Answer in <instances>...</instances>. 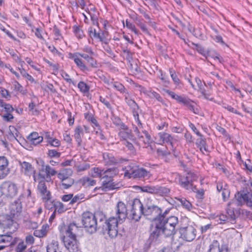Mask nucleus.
I'll use <instances>...</instances> for the list:
<instances>
[{
    "mask_svg": "<svg viewBox=\"0 0 252 252\" xmlns=\"http://www.w3.org/2000/svg\"><path fill=\"white\" fill-rule=\"evenodd\" d=\"M117 218L112 217L108 220L100 213L94 214L89 211L84 212L82 215V223L86 230L90 233L95 232L98 228L101 229L103 234H107L113 238L118 233V225L121 223L127 217V209L122 201L118 202L116 207Z\"/></svg>",
    "mask_w": 252,
    "mask_h": 252,
    "instance_id": "obj_1",
    "label": "nucleus"
},
{
    "mask_svg": "<svg viewBox=\"0 0 252 252\" xmlns=\"http://www.w3.org/2000/svg\"><path fill=\"white\" fill-rule=\"evenodd\" d=\"M82 53H69L68 57L74 61L81 71L88 74L91 71V67H97V62L94 58L95 53L93 48L89 45L84 46L82 48Z\"/></svg>",
    "mask_w": 252,
    "mask_h": 252,
    "instance_id": "obj_2",
    "label": "nucleus"
},
{
    "mask_svg": "<svg viewBox=\"0 0 252 252\" xmlns=\"http://www.w3.org/2000/svg\"><path fill=\"white\" fill-rule=\"evenodd\" d=\"M176 233V228L164 224V221L159 219L156 220L155 225L153 227L149 238L145 243V248L149 249L151 244L156 242L162 234L166 237H169L173 236Z\"/></svg>",
    "mask_w": 252,
    "mask_h": 252,
    "instance_id": "obj_3",
    "label": "nucleus"
},
{
    "mask_svg": "<svg viewBox=\"0 0 252 252\" xmlns=\"http://www.w3.org/2000/svg\"><path fill=\"white\" fill-rule=\"evenodd\" d=\"M79 227L75 223H70L65 230V236L62 237L65 247L69 252L80 251L79 243L76 239Z\"/></svg>",
    "mask_w": 252,
    "mask_h": 252,
    "instance_id": "obj_4",
    "label": "nucleus"
},
{
    "mask_svg": "<svg viewBox=\"0 0 252 252\" xmlns=\"http://www.w3.org/2000/svg\"><path fill=\"white\" fill-rule=\"evenodd\" d=\"M119 173L117 168H110L106 169L105 174L100 179L101 186L95 187L94 191L100 190L102 191H108L118 188V184L114 181V177Z\"/></svg>",
    "mask_w": 252,
    "mask_h": 252,
    "instance_id": "obj_5",
    "label": "nucleus"
},
{
    "mask_svg": "<svg viewBox=\"0 0 252 252\" xmlns=\"http://www.w3.org/2000/svg\"><path fill=\"white\" fill-rule=\"evenodd\" d=\"M124 176L128 179H138L142 180L149 179L151 174L143 167H139L132 163L123 168Z\"/></svg>",
    "mask_w": 252,
    "mask_h": 252,
    "instance_id": "obj_6",
    "label": "nucleus"
},
{
    "mask_svg": "<svg viewBox=\"0 0 252 252\" xmlns=\"http://www.w3.org/2000/svg\"><path fill=\"white\" fill-rule=\"evenodd\" d=\"M163 91L167 94L172 99H175L178 103L182 104L188 107L189 109L195 114H199V110L195 107L194 104V101L190 99L189 97L184 95H180L176 94L174 92L166 89H163Z\"/></svg>",
    "mask_w": 252,
    "mask_h": 252,
    "instance_id": "obj_7",
    "label": "nucleus"
},
{
    "mask_svg": "<svg viewBox=\"0 0 252 252\" xmlns=\"http://www.w3.org/2000/svg\"><path fill=\"white\" fill-rule=\"evenodd\" d=\"M130 205V214L131 219L138 221L143 213L144 207L139 199L135 198L129 202Z\"/></svg>",
    "mask_w": 252,
    "mask_h": 252,
    "instance_id": "obj_8",
    "label": "nucleus"
},
{
    "mask_svg": "<svg viewBox=\"0 0 252 252\" xmlns=\"http://www.w3.org/2000/svg\"><path fill=\"white\" fill-rule=\"evenodd\" d=\"M57 174V171L53 168L51 167L48 164H45L44 162L41 161V167L39 169L38 172L37 173L36 179H42L47 180L49 182L51 180V177Z\"/></svg>",
    "mask_w": 252,
    "mask_h": 252,
    "instance_id": "obj_9",
    "label": "nucleus"
},
{
    "mask_svg": "<svg viewBox=\"0 0 252 252\" xmlns=\"http://www.w3.org/2000/svg\"><path fill=\"white\" fill-rule=\"evenodd\" d=\"M161 213V208L156 205H146L144 208L142 215L144 216L147 219L153 221L151 227L155 225L156 220L158 216Z\"/></svg>",
    "mask_w": 252,
    "mask_h": 252,
    "instance_id": "obj_10",
    "label": "nucleus"
},
{
    "mask_svg": "<svg viewBox=\"0 0 252 252\" xmlns=\"http://www.w3.org/2000/svg\"><path fill=\"white\" fill-rule=\"evenodd\" d=\"M1 195L7 197H13L18 192L16 185L9 181L4 182L0 186Z\"/></svg>",
    "mask_w": 252,
    "mask_h": 252,
    "instance_id": "obj_11",
    "label": "nucleus"
},
{
    "mask_svg": "<svg viewBox=\"0 0 252 252\" xmlns=\"http://www.w3.org/2000/svg\"><path fill=\"white\" fill-rule=\"evenodd\" d=\"M0 225L4 228H8L9 231L6 234L11 236V234L15 232L18 227V224L14 221L9 216L0 217Z\"/></svg>",
    "mask_w": 252,
    "mask_h": 252,
    "instance_id": "obj_12",
    "label": "nucleus"
},
{
    "mask_svg": "<svg viewBox=\"0 0 252 252\" xmlns=\"http://www.w3.org/2000/svg\"><path fill=\"white\" fill-rule=\"evenodd\" d=\"M230 202L227 204V207L226 209L227 216L224 214H220L217 216L216 218H218L220 221V223L230 222L231 224H233L235 222L236 215L233 209H231L230 207Z\"/></svg>",
    "mask_w": 252,
    "mask_h": 252,
    "instance_id": "obj_13",
    "label": "nucleus"
},
{
    "mask_svg": "<svg viewBox=\"0 0 252 252\" xmlns=\"http://www.w3.org/2000/svg\"><path fill=\"white\" fill-rule=\"evenodd\" d=\"M179 232L181 237L186 241L191 242L196 237V230L190 225L180 228Z\"/></svg>",
    "mask_w": 252,
    "mask_h": 252,
    "instance_id": "obj_14",
    "label": "nucleus"
},
{
    "mask_svg": "<svg viewBox=\"0 0 252 252\" xmlns=\"http://www.w3.org/2000/svg\"><path fill=\"white\" fill-rule=\"evenodd\" d=\"M37 176H33V180L35 182L38 183L37 186V189L38 191L40 193L42 196V199H48L51 196V193L47 189V187L46 184L47 180L38 179H36Z\"/></svg>",
    "mask_w": 252,
    "mask_h": 252,
    "instance_id": "obj_15",
    "label": "nucleus"
},
{
    "mask_svg": "<svg viewBox=\"0 0 252 252\" xmlns=\"http://www.w3.org/2000/svg\"><path fill=\"white\" fill-rule=\"evenodd\" d=\"M237 201L241 205H246L252 209V192L250 191L238 192L235 195Z\"/></svg>",
    "mask_w": 252,
    "mask_h": 252,
    "instance_id": "obj_16",
    "label": "nucleus"
},
{
    "mask_svg": "<svg viewBox=\"0 0 252 252\" xmlns=\"http://www.w3.org/2000/svg\"><path fill=\"white\" fill-rule=\"evenodd\" d=\"M216 188L218 192H221L222 199L226 201L230 195V190L227 184L223 181L216 182Z\"/></svg>",
    "mask_w": 252,
    "mask_h": 252,
    "instance_id": "obj_17",
    "label": "nucleus"
},
{
    "mask_svg": "<svg viewBox=\"0 0 252 252\" xmlns=\"http://www.w3.org/2000/svg\"><path fill=\"white\" fill-rule=\"evenodd\" d=\"M19 165L21 167V172L25 175L29 177L32 176L33 178V176L37 175V173H36V170H35L34 167L30 162L25 161H20Z\"/></svg>",
    "mask_w": 252,
    "mask_h": 252,
    "instance_id": "obj_18",
    "label": "nucleus"
},
{
    "mask_svg": "<svg viewBox=\"0 0 252 252\" xmlns=\"http://www.w3.org/2000/svg\"><path fill=\"white\" fill-rule=\"evenodd\" d=\"M206 252H230L228 246L226 244L220 245L217 240H213L209 246Z\"/></svg>",
    "mask_w": 252,
    "mask_h": 252,
    "instance_id": "obj_19",
    "label": "nucleus"
},
{
    "mask_svg": "<svg viewBox=\"0 0 252 252\" xmlns=\"http://www.w3.org/2000/svg\"><path fill=\"white\" fill-rule=\"evenodd\" d=\"M88 35L89 38H88V42L90 44H93L94 39H98L101 42H104V34L105 32H102L101 33L96 32L95 29L92 27H90L88 30Z\"/></svg>",
    "mask_w": 252,
    "mask_h": 252,
    "instance_id": "obj_20",
    "label": "nucleus"
},
{
    "mask_svg": "<svg viewBox=\"0 0 252 252\" xmlns=\"http://www.w3.org/2000/svg\"><path fill=\"white\" fill-rule=\"evenodd\" d=\"M8 164V160L5 157H0V179L4 178L9 174Z\"/></svg>",
    "mask_w": 252,
    "mask_h": 252,
    "instance_id": "obj_21",
    "label": "nucleus"
},
{
    "mask_svg": "<svg viewBox=\"0 0 252 252\" xmlns=\"http://www.w3.org/2000/svg\"><path fill=\"white\" fill-rule=\"evenodd\" d=\"M118 136L121 140H123L124 142L130 140L134 143H136L135 137L132 134V130L128 129V130H120L118 133Z\"/></svg>",
    "mask_w": 252,
    "mask_h": 252,
    "instance_id": "obj_22",
    "label": "nucleus"
},
{
    "mask_svg": "<svg viewBox=\"0 0 252 252\" xmlns=\"http://www.w3.org/2000/svg\"><path fill=\"white\" fill-rule=\"evenodd\" d=\"M7 137L11 141L16 140L19 143L20 140L23 139L20 135L18 129L14 126H9V132L7 134Z\"/></svg>",
    "mask_w": 252,
    "mask_h": 252,
    "instance_id": "obj_23",
    "label": "nucleus"
},
{
    "mask_svg": "<svg viewBox=\"0 0 252 252\" xmlns=\"http://www.w3.org/2000/svg\"><path fill=\"white\" fill-rule=\"evenodd\" d=\"M158 136L159 138V144H162L164 143H167L171 145L172 147L173 146L172 143L174 139L171 134L166 132H161L158 133Z\"/></svg>",
    "mask_w": 252,
    "mask_h": 252,
    "instance_id": "obj_24",
    "label": "nucleus"
},
{
    "mask_svg": "<svg viewBox=\"0 0 252 252\" xmlns=\"http://www.w3.org/2000/svg\"><path fill=\"white\" fill-rule=\"evenodd\" d=\"M22 205L19 200H15L12 203L10 206V212L11 215L13 217L17 216L22 211Z\"/></svg>",
    "mask_w": 252,
    "mask_h": 252,
    "instance_id": "obj_25",
    "label": "nucleus"
},
{
    "mask_svg": "<svg viewBox=\"0 0 252 252\" xmlns=\"http://www.w3.org/2000/svg\"><path fill=\"white\" fill-rule=\"evenodd\" d=\"M27 139L30 144L36 146L43 141V137L39 136L37 132H32L27 137Z\"/></svg>",
    "mask_w": 252,
    "mask_h": 252,
    "instance_id": "obj_26",
    "label": "nucleus"
},
{
    "mask_svg": "<svg viewBox=\"0 0 252 252\" xmlns=\"http://www.w3.org/2000/svg\"><path fill=\"white\" fill-rule=\"evenodd\" d=\"M200 138L196 141L195 144L196 147L199 149L200 152L204 154V152L209 153L208 145L206 143V139L202 135V136H199Z\"/></svg>",
    "mask_w": 252,
    "mask_h": 252,
    "instance_id": "obj_27",
    "label": "nucleus"
},
{
    "mask_svg": "<svg viewBox=\"0 0 252 252\" xmlns=\"http://www.w3.org/2000/svg\"><path fill=\"white\" fill-rule=\"evenodd\" d=\"M103 163L105 165H113L118 162V160L110 153L105 152L102 155Z\"/></svg>",
    "mask_w": 252,
    "mask_h": 252,
    "instance_id": "obj_28",
    "label": "nucleus"
},
{
    "mask_svg": "<svg viewBox=\"0 0 252 252\" xmlns=\"http://www.w3.org/2000/svg\"><path fill=\"white\" fill-rule=\"evenodd\" d=\"M47 252H62V249L59 246L58 241L52 240L46 246Z\"/></svg>",
    "mask_w": 252,
    "mask_h": 252,
    "instance_id": "obj_29",
    "label": "nucleus"
},
{
    "mask_svg": "<svg viewBox=\"0 0 252 252\" xmlns=\"http://www.w3.org/2000/svg\"><path fill=\"white\" fill-rule=\"evenodd\" d=\"M106 172V169L104 170L102 167H94L91 168L90 174L93 178H99L101 179Z\"/></svg>",
    "mask_w": 252,
    "mask_h": 252,
    "instance_id": "obj_30",
    "label": "nucleus"
},
{
    "mask_svg": "<svg viewBox=\"0 0 252 252\" xmlns=\"http://www.w3.org/2000/svg\"><path fill=\"white\" fill-rule=\"evenodd\" d=\"M143 93L150 98H155L158 101L161 102L162 104L164 105L166 104L165 101H164L162 97L160 96V95L156 92L152 90H150L143 91Z\"/></svg>",
    "mask_w": 252,
    "mask_h": 252,
    "instance_id": "obj_31",
    "label": "nucleus"
},
{
    "mask_svg": "<svg viewBox=\"0 0 252 252\" xmlns=\"http://www.w3.org/2000/svg\"><path fill=\"white\" fill-rule=\"evenodd\" d=\"M49 229L48 224H44L41 229H35L33 231V235L38 238H43L46 237Z\"/></svg>",
    "mask_w": 252,
    "mask_h": 252,
    "instance_id": "obj_32",
    "label": "nucleus"
},
{
    "mask_svg": "<svg viewBox=\"0 0 252 252\" xmlns=\"http://www.w3.org/2000/svg\"><path fill=\"white\" fill-rule=\"evenodd\" d=\"M85 119L91 124L92 126L94 129L95 127H99V124L94 115L88 111L84 113Z\"/></svg>",
    "mask_w": 252,
    "mask_h": 252,
    "instance_id": "obj_33",
    "label": "nucleus"
},
{
    "mask_svg": "<svg viewBox=\"0 0 252 252\" xmlns=\"http://www.w3.org/2000/svg\"><path fill=\"white\" fill-rule=\"evenodd\" d=\"M83 128L80 126H78L74 129V137L77 143L78 146H80L82 143L81 137L83 135Z\"/></svg>",
    "mask_w": 252,
    "mask_h": 252,
    "instance_id": "obj_34",
    "label": "nucleus"
},
{
    "mask_svg": "<svg viewBox=\"0 0 252 252\" xmlns=\"http://www.w3.org/2000/svg\"><path fill=\"white\" fill-rule=\"evenodd\" d=\"M175 199L179 201L181 205L188 211H191L193 208L191 203L184 197H176Z\"/></svg>",
    "mask_w": 252,
    "mask_h": 252,
    "instance_id": "obj_35",
    "label": "nucleus"
},
{
    "mask_svg": "<svg viewBox=\"0 0 252 252\" xmlns=\"http://www.w3.org/2000/svg\"><path fill=\"white\" fill-rule=\"evenodd\" d=\"M170 189L167 187L155 186V194H157L161 196L167 195L170 192Z\"/></svg>",
    "mask_w": 252,
    "mask_h": 252,
    "instance_id": "obj_36",
    "label": "nucleus"
},
{
    "mask_svg": "<svg viewBox=\"0 0 252 252\" xmlns=\"http://www.w3.org/2000/svg\"><path fill=\"white\" fill-rule=\"evenodd\" d=\"M163 221L164 224L175 228L178 223V218L177 217L172 216L164 220Z\"/></svg>",
    "mask_w": 252,
    "mask_h": 252,
    "instance_id": "obj_37",
    "label": "nucleus"
},
{
    "mask_svg": "<svg viewBox=\"0 0 252 252\" xmlns=\"http://www.w3.org/2000/svg\"><path fill=\"white\" fill-rule=\"evenodd\" d=\"M179 185L185 189H189L190 183L186 176H181L179 180Z\"/></svg>",
    "mask_w": 252,
    "mask_h": 252,
    "instance_id": "obj_38",
    "label": "nucleus"
},
{
    "mask_svg": "<svg viewBox=\"0 0 252 252\" xmlns=\"http://www.w3.org/2000/svg\"><path fill=\"white\" fill-rule=\"evenodd\" d=\"M125 100L127 104L132 109V112L137 110H139V106L134 100L128 98V96L126 95H125Z\"/></svg>",
    "mask_w": 252,
    "mask_h": 252,
    "instance_id": "obj_39",
    "label": "nucleus"
},
{
    "mask_svg": "<svg viewBox=\"0 0 252 252\" xmlns=\"http://www.w3.org/2000/svg\"><path fill=\"white\" fill-rule=\"evenodd\" d=\"M82 183L84 187L87 188L95 185L96 181L90 177H85L82 179Z\"/></svg>",
    "mask_w": 252,
    "mask_h": 252,
    "instance_id": "obj_40",
    "label": "nucleus"
},
{
    "mask_svg": "<svg viewBox=\"0 0 252 252\" xmlns=\"http://www.w3.org/2000/svg\"><path fill=\"white\" fill-rule=\"evenodd\" d=\"M77 87L80 92L84 94H88L90 91V86L85 82L81 81L77 84Z\"/></svg>",
    "mask_w": 252,
    "mask_h": 252,
    "instance_id": "obj_41",
    "label": "nucleus"
},
{
    "mask_svg": "<svg viewBox=\"0 0 252 252\" xmlns=\"http://www.w3.org/2000/svg\"><path fill=\"white\" fill-rule=\"evenodd\" d=\"M14 90L20 93L23 95H25L27 93V90L25 89L17 81L15 80L13 82Z\"/></svg>",
    "mask_w": 252,
    "mask_h": 252,
    "instance_id": "obj_42",
    "label": "nucleus"
},
{
    "mask_svg": "<svg viewBox=\"0 0 252 252\" xmlns=\"http://www.w3.org/2000/svg\"><path fill=\"white\" fill-rule=\"evenodd\" d=\"M158 156L160 157V158H162L163 159H164L166 161V158L168 156L170 155V151L167 150L166 148H159L157 150Z\"/></svg>",
    "mask_w": 252,
    "mask_h": 252,
    "instance_id": "obj_43",
    "label": "nucleus"
},
{
    "mask_svg": "<svg viewBox=\"0 0 252 252\" xmlns=\"http://www.w3.org/2000/svg\"><path fill=\"white\" fill-rule=\"evenodd\" d=\"M73 31L75 35L78 39H82L85 36L83 31L77 25L73 26Z\"/></svg>",
    "mask_w": 252,
    "mask_h": 252,
    "instance_id": "obj_44",
    "label": "nucleus"
},
{
    "mask_svg": "<svg viewBox=\"0 0 252 252\" xmlns=\"http://www.w3.org/2000/svg\"><path fill=\"white\" fill-rule=\"evenodd\" d=\"M112 86L115 89L120 92L121 93H126V94H128L127 92H126V89L122 83L115 81L113 83Z\"/></svg>",
    "mask_w": 252,
    "mask_h": 252,
    "instance_id": "obj_45",
    "label": "nucleus"
},
{
    "mask_svg": "<svg viewBox=\"0 0 252 252\" xmlns=\"http://www.w3.org/2000/svg\"><path fill=\"white\" fill-rule=\"evenodd\" d=\"M89 14L90 16L91 20L92 22V24L94 25H97L98 23V16L95 12L94 9V12H92L88 9V10H85Z\"/></svg>",
    "mask_w": 252,
    "mask_h": 252,
    "instance_id": "obj_46",
    "label": "nucleus"
},
{
    "mask_svg": "<svg viewBox=\"0 0 252 252\" xmlns=\"http://www.w3.org/2000/svg\"><path fill=\"white\" fill-rule=\"evenodd\" d=\"M169 73L170 76L176 86L180 85L181 82L179 78L178 77L175 71L173 68H169Z\"/></svg>",
    "mask_w": 252,
    "mask_h": 252,
    "instance_id": "obj_47",
    "label": "nucleus"
},
{
    "mask_svg": "<svg viewBox=\"0 0 252 252\" xmlns=\"http://www.w3.org/2000/svg\"><path fill=\"white\" fill-rule=\"evenodd\" d=\"M18 69L19 70L21 75L24 78H26L27 80L30 81L31 82H34V80L32 75L27 73L26 70L23 67H18Z\"/></svg>",
    "mask_w": 252,
    "mask_h": 252,
    "instance_id": "obj_48",
    "label": "nucleus"
},
{
    "mask_svg": "<svg viewBox=\"0 0 252 252\" xmlns=\"http://www.w3.org/2000/svg\"><path fill=\"white\" fill-rule=\"evenodd\" d=\"M47 155L50 158H59L61 157V153L55 149H49Z\"/></svg>",
    "mask_w": 252,
    "mask_h": 252,
    "instance_id": "obj_49",
    "label": "nucleus"
},
{
    "mask_svg": "<svg viewBox=\"0 0 252 252\" xmlns=\"http://www.w3.org/2000/svg\"><path fill=\"white\" fill-rule=\"evenodd\" d=\"M51 196L48 199H42L45 202V207L48 210H52L55 208V201H52L51 200Z\"/></svg>",
    "mask_w": 252,
    "mask_h": 252,
    "instance_id": "obj_50",
    "label": "nucleus"
},
{
    "mask_svg": "<svg viewBox=\"0 0 252 252\" xmlns=\"http://www.w3.org/2000/svg\"><path fill=\"white\" fill-rule=\"evenodd\" d=\"M222 107L231 113L237 114L241 116H243V115L241 114V113L238 111L237 110H236L235 108H234L231 105H229L226 103H223L222 104Z\"/></svg>",
    "mask_w": 252,
    "mask_h": 252,
    "instance_id": "obj_51",
    "label": "nucleus"
},
{
    "mask_svg": "<svg viewBox=\"0 0 252 252\" xmlns=\"http://www.w3.org/2000/svg\"><path fill=\"white\" fill-rule=\"evenodd\" d=\"M61 76L63 78V79L65 80L67 83L69 84H72L74 86H76V83L72 81V80L70 78V76L68 73H67L65 71H62L61 73Z\"/></svg>",
    "mask_w": 252,
    "mask_h": 252,
    "instance_id": "obj_52",
    "label": "nucleus"
},
{
    "mask_svg": "<svg viewBox=\"0 0 252 252\" xmlns=\"http://www.w3.org/2000/svg\"><path fill=\"white\" fill-rule=\"evenodd\" d=\"M12 240V236L6 233V234H0V244L10 242Z\"/></svg>",
    "mask_w": 252,
    "mask_h": 252,
    "instance_id": "obj_53",
    "label": "nucleus"
},
{
    "mask_svg": "<svg viewBox=\"0 0 252 252\" xmlns=\"http://www.w3.org/2000/svg\"><path fill=\"white\" fill-rule=\"evenodd\" d=\"M54 209V211H57L59 213H62L65 211L63 204L60 201L55 202Z\"/></svg>",
    "mask_w": 252,
    "mask_h": 252,
    "instance_id": "obj_54",
    "label": "nucleus"
},
{
    "mask_svg": "<svg viewBox=\"0 0 252 252\" xmlns=\"http://www.w3.org/2000/svg\"><path fill=\"white\" fill-rule=\"evenodd\" d=\"M185 176L188 179L190 184H192L193 182L196 181L198 178L197 175L191 172H188Z\"/></svg>",
    "mask_w": 252,
    "mask_h": 252,
    "instance_id": "obj_55",
    "label": "nucleus"
},
{
    "mask_svg": "<svg viewBox=\"0 0 252 252\" xmlns=\"http://www.w3.org/2000/svg\"><path fill=\"white\" fill-rule=\"evenodd\" d=\"M97 129L96 130H94L95 134L96 136L99 138L100 140H106V137L104 135L102 130L101 129L100 126L99 127H96Z\"/></svg>",
    "mask_w": 252,
    "mask_h": 252,
    "instance_id": "obj_56",
    "label": "nucleus"
},
{
    "mask_svg": "<svg viewBox=\"0 0 252 252\" xmlns=\"http://www.w3.org/2000/svg\"><path fill=\"white\" fill-rule=\"evenodd\" d=\"M122 53L123 56L125 57L126 60H129L132 58V53L127 48H122Z\"/></svg>",
    "mask_w": 252,
    "mask_h": 252,
    "instance_id": "obj_57",
    "label": "nucleus"
},
{
    "mask_svg": "<svg viewBox=\"0 0 252 252\" xmlns=\"http://www.w3.org/2000/svg\"><path fill=\"white\" fill-rule=\"evenodd\" d=\"M47 144L52 147H59L61 145V141L58 139L53 137L50 140L48 141Z\"/></svg>",
    "mask_w": 252,
    "mask_h": 252,
    "instance_id": "obj_58",
    "label": "nucleus"
},
{
    "mask_svg": "<svg viewBox=\"0 0 252 252\" xmlns=\"http://www.w3.org/2000/svg\"><path fill=\"white\" fill-rule=\"evenodd\" d=\"M58 178L61 180V182L66 181V180L70 179L68 177V175L67 174V171L66 170H62L59 172L58 174Z\"/></svg>",
    "mask_w": 252,
    "mask_h": 252,
    "instance_id": "obj_59",
    "label": "nucleus"
},
{
    "mask_svg": "<svg viewBox=\"0 0 252 252\" xmlns=\"http://www.w3.org/2000/svg\"><path fill=\"white\" fill-rule=\"evenodd\" d=\"M26 248L27 245L23 241H21L18 244L17 247L15 248V251L16 252H23Z\"/></svg>",
    "mask_w": 252,
    "mask_h": 252,
    "instance_id": "obj_60",
    "label": "nucleus"
},
{
    "mask_svg": "<svg viewBox=\"0 0 252 252\" xmlns=\"http://www.w3.org/2000/svg\"><path fill=\"white\" fill-rule=\"evenodd\" d=\"M0 94L2 97L6 99H9L11 97L9 91L3 87H0Z\"/></svg>",
    "mask_w": 252,
    "mask_h": 252,
    "instance_id": "obj_61",
    "label": "nucleus"
},
{
    "mask_svg": "<svg viewBox=\"0 0 252 252\" xmlns=\"http://www.w3.org/2000/svg\"><path fill=\"white\" fill-rule=\"evenodd\" d=\"M133 117L136 123L137 124L139 128L143 127V124L139 119L138 110L132 112Z\"/></svg>",
    "mask_w": 252,
    "mask_h": 252,
    "instance_id": "obj_62",
    "label": "nucleus"
},
{
    "mask_svg": "<svg viewBox=\"0 0 252 252\" xmlns=\"http://www.w3.org/2000/svg\"><path fill=\"white\" fill-rule=\"evenodd\" d=\"M143 192L155 194V186H145L140 188Z\"/></svg>",
    "mask_w": 252,
    "mask_h": 252,
    "instance_id": "obj_63",
    "label": "nucleus"
},
{
    "mask_svg": "<svg viewBox=\"0 0 252 252\" xmlns=\"http://www.w3.org/2000/svg\"><path fill=\"white\" fill-rule=\"evenodd\" d=\"M73 184V181L71 178L66 180V181L61 182L62 186L64 189H68Z\"/></svg>",
    "mask_w": 252,
    "mask_h": 252,
    "instance_id": "obj_64",
    "label": "nucleus"
}]
</instances>
